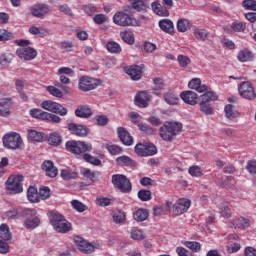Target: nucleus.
<instances>
[{"label":"nucleus","mask_w":256,"mask_h":256,"mask_svg":"<svg viewBox=\"0 0 256 256\" xmlns=\"http://www.w3.org/2000/svg\"><path fill=\"white\" fill-rule=\"evenodd\" d=\"M183 129V124L179 122H166L162 127L159 129L160 137L163 141H167L171 143L175 141V137L181 133Z\"/></svg>","instance_id":"nucleus-1"},{"label":"nucleus","mask_w":256,"mask_h":256,"mask_svg":"<svg viewBox=\"0 0 256 256\" xmlns=\"http://www.w3.org/2000/svg\"><path fill=\"white\" fill-rule=\"evenodd\" d=\"M66 151L76 155V157H83L85 153L93 151V145L91 143H85L83 141L70 140L65 144Z\"/></svg>","instance_id":"nucleus-2"},{"label":"nucleus","mask_w":256,"mask_h":256,"mask_svg":"<svg viewBox=\"0 0 256 256\" xmlns=\"http://www.w3.org/2000/svg\"><path fill=\"white\" fill-rule=\"evenodd\" d=\"M50 223L57 233H69L71 231V223L59 212H50Z\"/></svg>","instance_id":"nucleus-3"},{"label":"nucleus","mask_w":256,"mask_h":256,"mask_svg":"<svg viewBox=\"0 0 256 256\" xmlns=\"http://www.w3.org/2000/svg\"><path fill=\"white\" fill-rule=\"evenodd\" d=\"M202 100L199 103L201 113L204 115H213V105H211L210 101H217L219 96L215 92H206L201 95Z\"/></svg>","instance_id":"nucleus-4"},{"label":"nucleus","mask_w":256,"mask_h":256,"mask_svg":"<svg viewBox=\"0 0 256 256\" xmlns=\"http://www.w3.org/2000/svg\"><path fill=\"white\" fill-rule=\"evenodd\" d=\"M112 184L116 189L121 191V193H131V180L123 174H115L112 176Z\"/></svg>","instance_id":"nucleus-5"},{"label":"nucleus","mask_w":256,"mask_h":256,"mask_svg":"<svg viewBox=\"0 0 256 256\" xmlns=\"http://www.w3.org/2000/svg\"><path fill=\"white\" fill-rule=\"evenodd\" d=\"M5 185L10 195H17V193H23V176H10L7 179Z\"/></svg>","instance_id":"nucleus-6"},{"label":"nucleus","mask_w":256,"mask_h":256,"mask_svg":"<svg viewBox=\"0 0 256 256\" xmlns=\"http://www.w3.org/2000/svg\"><path fill=\"white\" fill-rule=\"evenodd\" d=\"M3 145L6 149H21V145H23V139H21V135L19 133L11 132L4 135Z\"/></svg>","instance_id":"nucleus-7"},{"label":"nucleus","mask_w":256,"mask_h":256,"mask_svg":"<svg viewBox=\"0 0 256 256\" xmlns=\"http://www.w3.org/2000/svg\"><path fill=\"white\" fill-rule=\"evenodd\" d=\"M74 243H76L79 251L81 253H85L86 255H89L95 251V249H99L101 245L97 242H89L85 239H83L81 236H75L74 237Z\"/></svg>","instance_id":"nucleus-8"},{"label":"nucleus","mask_w":256,"mask_h":256,"mask_svg":"<svg viewBox=\"0 0 256 256\" xmlns=\"http://www.w3.org/2000/svg\"><path fill=\"white\" fill-rule=\"evenodd\" d=\"M101 85V80L95 79L89 76H82L79 78L78 88L80 91H93V89H97Z\"/></svg>","instance_id":"nucleus-9"},{"label":"nucleus","mask_w":256,"mask_h":256,"mask_svg":"<svg viewBox=\"0 0 256 256\" xmlns=\"http://www.w3.org/2000/svg\"><path fill=\"white\" fill-rule=\"evenodd\" d=\"M23 217H25L24 226L26 229H35L36 227H39L41 223V220L37 217V210L35 209H24Z\"/></svg>","instance_id":"nucleus-10"},{"label":"nucleus","mask_w":256,"mask_h":256,"mask_svg":"<svg viewBox=\"0 0 256 256\" xmlns=\"http://www.w3.org/2000/svg\"><path fill=\"white\" fill-rule=\"evenodd\" d=\"M42 109H45L46 111H50L51 113H56L58 115H61V117H65L67 115V108L63 107V105L51 101V100H45L41 103Z\"/></svg>","instance_id":"nucleus-11"},{"label":"nucleus","mask_w":256,"mask_h":256,"mask_svg":"<svg viewBox=\"0 0 256 256\" xmlns=\"http://www.w3.org/2000/svg\"><path fill=\"white\" fill-rule=\"evenodd\" d=\"M238 91L243 99H247L248 101H253L256 98L255 88L249 81L240 83L238 85Z\"/></svg>","instance_id":"nucleus-12"},{"label":"nucleus","mask_w":256,"mask_h":256,"mask_svg":"<svg viewBox=\"0 0 256 256\" xmlns=\"http://www.w3.org/2000/svg\"><path fill=\"white\" fill-rule=\"evenodd\" d=\"M113 22L115 25H119L120 27H131L137 23V20L129 16L127 13L117 12L113 17Z\"/></svg>","instance_id":"nucleus-13"},{"label":"nucleus","mask_w":256,"mask_h":256,"mask_svg":"<svg viewBox=\"0 0 256 256\" xmlns=\"http://www.w3.org/2000/svg\"><path fill=\"white\" fill-rule=\"evenodd\" d=\"M189 207H191V200L186 198L178 199L173 205V213L177 216L183 215V213L189 211Z\"/></svg>","instance_id":"nucleus-14"},{"label":"nucleus","mask_w":256,"mask_h":256,"mask_svg":"<svg viewBox=\"0 0 256 256\" xmlns=\"http://www.w3.org/2000/svg\"><path fill=\"white\" fill-rule=\"evenodd\" d=\"M30 11L33 17L43 19V17H46V15H49V13H51V8L47 4H36L31 7Z\"/></svg>","instance_id":"nucleus-15"},{"label":"nucleus","mask_w":256,"mask_h":256,"mask_svg":"<svg viewBox=\"0 0 256 256\" xmlns=\"http://www.w3.org/2000/svg\"><path fill=\"white\" fill-rule=\"evenodd\" d=\"M68 131L72 133V135H77V137H87L89 135L90 130L85 125L75 124L73 122L68 123Z\"/></svg>","instance_id":"nucleus-16"},{"label":"nucleus","mask_w":256,"mask_h":256,"mask_svg":"<svg viewBox=\"0 0 256 256\" xmlns=\"http://www.w3.org/2000/svg\"><path fill=\"white\" fill-rule=\"evenodd\" d=\"M16 54L20 59H24V61H31L37 57V51L31 47L19 48Z\"/></svg>","instance_id":"nucleus-17"},{"label":"nucleus","mask_w":256,"mask_h":256,"mask_svg":"<svg viewBox=\"0 0 256 256\" xmlns=\"http://www.w3.org/2000/svg\"><path fill=\"white\" fill-rule=\"evenodd\" d=\"M117 135L121 143H123V145H126V147H131V145H133V136H131V134L126 128L118 127Z\"/></svg>","instance_id":"nucleus-18"},{"label":"nucleus","mask_w":256,"mask_h":256,"mask_svg":"<svg viewBox=\"0 0 256 256\" xmlns=\"http://www.w3.org/2000/svg\"><path fill=\"white\" fill-rule=\"evenodd\" d=\"M188 87H189V89H194L195 91H197V93H203V95H204V93L211 92V88H209L205 84H201L200 78H194V79L190 80L188 83Z\"/></svg>","instance_id":"nucleus-19"},{"label":"nucleus","mask_w":256,"mask_h":256,"mask_svg":"<svg viewBox=\"0 0 256 256\" xmlns=\"http://www.w3.org/2000/svg\"><path fill=\"white\" fill-rule=\"evenodd\" d=\"M229 225L231 229L245 230L248 229V227H251V221L249 220V218L238 217L231 221Z\"/></svg>","instance_id":"nucleus-20"},{"label":"nucleus","mask_w":256,"mask_h":256,"mask_svg":"<svg viewBox=\"0 0 256 256\" xmlns=\"http://www.w3.org/2000/svg\"><path fill=\"white\" fill-rule=\"evenodd\" d=\"M125 72L129 75L132 81H139L143 77V69L139 65H132L125 68Z\"/></svg>","instance_id":"nucleus-21"},{"label":"nucleus","mask_w":256,"mask_h":256,"mask_svg":"<svg viewBox=\"0 0 256 256\" xmlns=\"http://www.w3.org/2000/svg\"><path fill=\"white\" fill-rule=\"evenodd\" d=\"M180 97L188 105H197V99H199V95L191 90L182 92Z\"/></svg>","instance_id":"nucleus-22"},{"label":"nucleus","mask_w":256,"mask_h":256,"mask_svg":"<svg viewBox=\"0 0 256 256\" xmlns=\"http://www.w3.org/2000/svg\"><path fill=\"white\" fill-rule=\"evenodd\" d=\"M42 169L45 171L47 177H57V173H59V170L55 165L53 164V161L51 160H46L42 164Z\"/></svg>","instance_id":"nucleus-23"},{"label":"nucleus","mask_w":256,"mask_h":256,"mask_svg":"<svg viewBox=\"0 0 256 256\" xmlns=\"http://www.w3.org/2000/svg\"><path fill=\"white\" fill-rule=\"evenodd\" d=\"M237 59L240 63H249L255 59V54L251 50L244 48L238 52Z\"/></svg>","instance_id":"nucleus-24"},{"label":"nucleus","mask_w":256,"mask_h":256,"mask_svg":"<svg viewBox=\"0 0 256 256\" xmlns=\"http://www.w3.org/2000/svg\"><path fill=\"white\" fill-rule=\"evenodd\" d=\"M150 99L151 96H149V93L142 91L135 96L134 101L137 107H147V105H149Z\"/></svg>","instance_id":"nucleus-25"},{"label":"nucleus","mask_w":256,"mask_h":256,"mask_svg":"<svg viewBox=\"0 0 256 256\" xmlns=\"http://www.w3.org/2000/svg\"><path fill=\"white\" fill-rule=\"evenodd\" d=\"M75 115L80 119H89V117H93V110L87 105H81L75 110Z\"/></svg>","instance_id":"nucleus-26"},{"label":"nucleus","mask_w":256,"mask_h":256,"mask_svg":"<svg viewBox=\"0 0 256 256\" xmlns=\"http://www.w3.org/2000/svg\"><path fill=\"white\" fill-rule=\"evenodd\" d=\"M11 102L7 98L0 99V117H9L11 115Z\"/></svg>","instance_id":"nucleus-27"},{"label":"nucleus","mask_w":256,"mask_h":256,"mask_svg":"<svg viewBox=\"0 0 256 256\" xmlns=\"http://www.w3.org/2000/svg\"><path fill=\"white\" fill-rule=\"evenodd\" d=\"M159 27L164 33H168L169 35H173L175 33V26L173 25V21L169 19H162L159 21Z\"/></svg>","instance_id":"nucleus-28"},{"label":"nucleus","mask_w":256,"mask_h":256,"mask_svg":"<svg viewBox=\"0 0 256 256\" xmlns=\"http://www.w3.org/2000/svg\"><path fill=\"white\" fill-rule=\"evenodd\" d=\"M30 115L34 117V119H41L42 121H50L51 119V113L37 108L30 110Z\"/></svg>","instance_id":"nucleus-29"},{"label":"nucleus","mask_w":256,"mask_h":256,"mask_svg":"<svg viewBox=\"0 0 256 256\" xmlns=\"http://www.w3.org/2000/svg\"><path fill=\"white\" fill-rule=\"evenodd\" d=\"M47 141L52 147H59L63 143V136L58 132H52L49 134Z\"/></svg>","instance_id":"nucleus-30"},{"label":"nucleus","mask_w":256,"mask_h":256,"mask_svg":"<svg viewBox=\"0 0 256 256\" xmlns=\"http://www.w3.org/2000/svg\"><path fill=\"white\" fill-rule=\"evenodd\" d=\"M151 7L156 15H159L160 17H169V10L163 7V5H161V3L158 1L153 2Z\"/></svg>","instance_id":"nucleus-31"},{"label":"nucleus","mask_w":256,"mask_h":256,"mask_svg":"<svg viewBox=\"0 0 256 256\" xmlns=\"http://www.w3.org/2000/svg\"><path fill=\"white\" fill-rule=\"evenodd\" d=\"M7 219H21V217H25V210H20L19 208H12L5 212Z\"/></svg>","instance_id":"nucleus-32"},{"label":"nucleus","mask_w":256,"mask_h":256,"mask_svg":"<svg viewBox=\"0 0 256 256\" xmlns=\"http://www.w3.org/2000/svg\"><path fill=\"white\" fill-rule=\"evenodd\" d=\"M116 164L120 167H135V162L129 156H119L116 158Z\"/></svg>","instance_id":"nucleus-33"},{"label":"nucleus","mask_w":256,"mask_h":256,"mask_svg":"<svg viewBox=\"0 0 256 256\" xmlns=\"http://www.w3.org/2000/svg\"><path fill=\"white\" fill-rule=\"evenodd\" d=\"M130 3L132 5V9H135V11L138 12L147 11V9H149V5L145 0H130Z\"/></svg>","instance_id":"nucleus-34"},{"label":"nucleus","mask_w":256,"mask_h":256,"mask_svg":"<svg viewBox=\"0 0 256 256\" xmlns=\"http://www.w3.org/2000/svg\"><path fill=\"white\" fill-rule=\"evenodd\" d=\"M225 111V117L227 119H237V117H239V112L235 109V106H233L232 104H228L225 106L224 108Z\"/></svg>","instance_id":"nucleus-35"},{"label":"nucleus","mask_w":256,"mask_h":256,"mask_svg":"<svg viewBox=\"0 0 256 256\" xmlns=\"http://www.w3.org/2000/svg\"><path fill=\"white\" fill-rule=\"evenodd\" d=\"M27 197L28 201L30 203H39V192L37 191V188L30 186L27 191Z\"/></svg>","instance_id":"nucleus-36"},{"label":"nucleus","mask_w":256,"mask_h":256,"mask_svg":"<svg viewBox=\"0 0 256 256\" xmlns=\"http://www.w3.org/2000/svg\"><path fill=\"white\" fill-rule=\"evenodd\" d=\"M153 82H154V88H153L154 95H157V96L161 95V91L165 89V81H163V79L161 78H155Z\"/></svg>","instance_id":"nucleus-37"},{"label":"nucleus","mask_w":256,"mask_h":256,"mask_svg":"<svg viewBox=\"0 0 256 256\" xmlns=\"http://www.w3.org/2000/svg\"><path fill=\"white\" fill-rule=\"evenodd\" d=\"M106 49L109 53H112L114 55H119L121 53V45L115 41H110L106 44Z\"/></svg>","instance_id":"nucleus-38"},{"label":"nucleus","mask_w":256,"mask_h":256,"mask_svg":"<svg viewBox=\"0 0 256 256\" xmlns=\"http://www.w3.org/2000/svg\"><path fill=\"white\" fill-rule=\"evenodd\" d=\"M149 212L146 209L140 208L134 213V219L138 222L147 221Z\"/></svg>","instance_id":"nucleus-39"},{"label":"nucleus","mask_w":256,"mask_h":256,"mask_svg":"<svg viewBox=\"0 0 256 256\" xmlns=\"http://www.w3.org/2000/svg\"><path fill=\"white\" fill-rule=\"evenodd\" d=\"M120 37L127 45H133L135 43V36L131 31L120 32Z\"/></svg>","instance_id":"nucleus-40"},{"label":"nucleus","mask_w":256,"mask_h":256,"mask_svg":"<svg viewBox=\"0 0 256 256\" xmlns=\"http://www.w3.org/2000/svg\"><path fill=\"white\" fill-rule=\"evenodd\" d=\"M177 29L179 33H185L187 29H191V22L185 18H181L177 21Z\"/></svg>","instance_id":"nucleus-41"},{"label":"nucleus","mask_w":256,"mask_h":256,"mask_svg":"<svg viewBox=\"0 0 256 256\" xmlns=\"http://www.w3.org/2000/svg\"><path fill=\"white\" fill-rule=\"evenodd\" d=\"M28 139L29 141L41 143L43 141V133L36 130H28Z\"/></svg>","instance_id":"nucleus-42"},{"label":"nucleus","mask_w":256,"mask_h":256,"mask_svg":"<svg viewBox=\"0 0 256 256\" xmlns=\"http://www.w3.org/2000/svg\"><path fill=\"white\" fill-rule=\"evenodd\" d=\"M112 219L114 223L119 224V223H123V221L127 219V216L123 211L117 209L112 212Z\"/></svg>","instance_id":"nucleus-43"},{"label":"nucleus","mask_w":256,"mask_h":256,"mask_svg":"<svg viewBox=\"0 0 256 256\" xmlns=\"http://www.w3.org/2000/svg\"><path fill=\"white\" fill-rule=\"evenodd\" d=\"M0 239H3L4 241H9L11 239V231H9V225H0Z\"/></svg>","instance_id":"nucleus-44"},{"label":"nucleus","mask_w":256,"mask_h":256,"mask_svg":"<svg viewBox=\"0 0 256 256\" xmlns=\"http://www.w3.org/2000/svg\"><path fill=\"white\" fill-rule=\"evenodd\" d=\"M164 100L168 105H177L179 96L173 92H167L164 94Z\"/></svg>","instance_id":"nucleus-45"},{"label":"nucleus","mask_w":256,"mask_h":256,"mask_svg":"<svg viewBox=\"0 0 256 256\" xmlns=\"http://www.w3.org/2000/svg\"><path fill=\"white\" fill-rule=\"evenodd\" d=\"M82 159H84V161H86V163H90L91 165H96L97 167H99V165H101V161L99 160V158L94 157L88 153L83 154Z\"/></svg>","instance_id":"nucleus-46"},{"label":"nucleus","mask_w":256,"mask_h":256,"mask_svg":"<svg viewBox=\"0 0 256 256\" xmlns=\"http://www.w3.org/2000/svg\"><path fill=\"white\" fill-rule=\"evenodd\" d=\"M194 36L199 41H205L207 39V37L209 36V32H207V30H205V29L196 28L194 30Z\"/></svg>","instance_id":"nucleus-47"},{"label":"nucleus","mask_w":256,"mask_h":256,"mask_svg":"<svg viewBox=\"0 0 256 256\" xmlns=\"http://www.w3.org/2000/svg\"><path fill=\"white\" fill-rule=\"evenodd\" d=\"M231 28L233 29V31H236V33H243V31L247 29V24L241 21L233 22L231 24Z\"/></svg>","instance_id":"nucleus-48"},{"label":"nucleus","mask_w":256,"mask_h":256,"mask_svg":"<svg viewBox=\"0 0 256 256\" xmlns=\"http://www.w3.org/2000/svg\"><path fill=\"white\" fill-rule=\"evenodd\" d=\"M61 177L65 181H69L71 179H77V174L71 170L64 169L61 170Z\"/></svg>","instance_id":"nucleus-49"},{"label":"nucleus","mask_w":256,"mask_h":256,"mask_svg":"<svg viewBox=\"0 0 256 256\" xmlns=\"http://www.w3.org/2000/svg\"><path fill=\"white\" fill-rule=\"evenodd\" d=\"M71 205L73 209L78 211V213H83V211H87V206L80 202L79 200H72Z\"/></svg>","instance_id":"nucleus-50"},{"label":"nucleus","mask_w":256,"mask_h":256,"mask_svg":"<svg viewBox=\"0 0 256 256\" xmlns=\"http://www.w3.org/2000/svg\"><path fill=\"white\" fill-rule=\"evenodd\" d=\"M138 198L140 201H151V190L142 189L138 192Z\"/></svg>","instance_id":"nucleus-51"},{"label":"nucleus","mask_w":256,"mask_h":256,"mask_svg":"<svg viewBox=\"0 0 256 256\" xmlns=\"http://www.w3.org/2000/svg\"><path fill=\"white\" fill-rule=\"evenodd\" d=\"M145 157H151L157 155V147L154 144H145Z\"/></svg>","instance_id":"nucleus-52"},{"label":"nucleus","mask_w":256,"mask_h":256,"mask_svg":"<svg viewBox=\"0 0 256 256\" xmlns=\"http://www.w3.org/2000/svg\"><path fill=\"white\" fill-rule=\"evenodd\" d=\"M138 129H140V131L146 135H153L155 133V129L145 123L138 124Z\"/></svg>","instance_id":"nucleus-53"},{"label":"nucleus","mask_w":256,"mask_h":256,"mask_svg":"<svg viewBox=\"0 0 256 256\" xmlns=\"http://www.w3.org/2000/svg\"><path fill=\"white\" fill-rule=\"evenodd\" d=\"M106 149L110 155H121V153H123V148L115 144L108 145Z\"/></svg>","instance_id":"nucleus-54"},{"label":"nucleus","mask_w":256,"mask_h":256,"mask_svg":"<svg viewBox=\"0 0 256 256\" xmlns=\"http://www.w3.org/2000/svg\"><path fill=\"white\" fill-rule=\"evenodd\" d=\"M39 199L45 201V199H49L51 197V189L49 187H42L39 189L38 193Z\"/></svg>","instance_id":"nucleus-55"},{"label":"nucleus","mask_w":256,"mask_h":256,"mask_svg":"<svg viewBox=\"0 0 256 256\" xmlns=\"http://www.w3.org/2000/svg\"><path fill=\"white\" fill-rule=\"evenodd\" d=\"M177 61L178 64L183 68L187 67L188 65H191V59L183 54L178 55Z\"/></svg>","instance_id":"nucleus-56"},{"label":"nucleus","mask_w":256,"mask_h":256,"mask_svg":"<svg viewBox=\"0 0 256 256\" xmlns=\"http://www.w3.org/2000/svg\"><path fill=\"white\" fill-rule=\"evenodd\" d=\"M188 173L192 177H203V170L199 166H191L188 170Z\"/></svg>","instance_id":"nucleus-57"},{"label":"nucleus","mask_w":256,"mask_h":256,"mask_svg":"<svg viewBox=\"0 0 256 256\" xmlns=\"http://www.w3.org/2000/svg\"><path fill=\"white\" fill-rule=\"evenodd\" d=\"M242 7L248 11H256V0H244Z\"/></svg>","instance_id":"nucleus-58"},{"label":"nucleus","mask_w":256,"mask_h":256,"mask_svg":"<svg viewBox=\"0 0 256 256\" xmlns=\"http://www.w3.org/2000/svg\"><path fill=\"white\" fill-rule=\"evenodd\" d=\"M93 21L96 25H103V23H107V21H109V17L105 14H96L93 17Z\"/></svg>","instance_id":"nucleus-59"},{"label":"nucleus","mask_w":256,"mask_h":256,"mask_svg":"<svg viewBox=\"0 0 256 256\" xmlns=\"http://www.w3.org/2000/svg\"><path fill=\"white\" fill-rule=\"evenodd\" d=\"M95 119L98 127H105V125H108L109 123V118L106 115H98L95 117Z\"/></svg>","instance_id":"nucleus-60"},{"label":"nucleus","mask_w":256,"mask_h":256,"mask_svg":"<svg viewBox=\"0 0 256 256\" xmlns=\"http://www.w3.org/2000/svg\"><path fill=\"white\" fill-rule=\"evenodd\" d=\"M131 239H134L135 241H142V239H145L143 230H139V229L132 230L131 231Z\"/></svg>","instance_id":"nucleus-61"},{"label":"nucleus","mask_w":256,"mask_h":256,"mask_svg":"<svg viewBox=\"0 0 256 256\" xmlns=\"http://www.w3.org/2000/svg\"><path fill=\"white\" fill-rule=\"evenodd\" d=\"M47 91H48V93H50V95H53V97H58L59 99H61V97H63V92L55 86H48Z\"/></svg>","instance_id":"nucleus-62"},{"label":"nucleus","mask_w":256,"mask_h":256,"mask_svg":"<svg viewBox=\"0 0 256 256\" xmlns=\"http://www.w3.org/2000/svg\"><path fill=\"white\" fill-rule=\"evenodd\" d=\"M11 39H13V33L0 29V41H11Z\"/></svg>","instance_id":"nucleus-63"},{"label":"nucleus","mask_w":256,"mask_h":256,"mask_svg":"<svg viewBox=\"0 0 256 256\" xmlns=\"http://www.w3.org/2000/svg\"><path fill=\"white\" fill-rule=\"evenodd\" d=\"M13 61V54H2L0 56V65H9Z\"/></svg>","instance_id":"nucleus-64"}]
</instances>
